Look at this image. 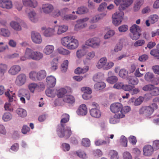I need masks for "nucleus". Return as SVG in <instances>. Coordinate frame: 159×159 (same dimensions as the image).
<instances>
[{
	"instance_id": "nucleus-61",
	"label": "nucleus",
	"mask_w": 159,
	"mask_h": 159,
	"mask_svg": "<svg viewBox=\"0 0 159 159\" xmlns=\"http://www.w3.org/2000/svg\"><path fill=\"white\" fill-rule=\"evenodd\" d=\"M95 56V53L94 51H91L88 52L86 55V59L87 60H91Z\"/></svg>"
},
{
	"instance_id": "nucleus-40",
	"label": "nucleus",
	"mask_w": 159,
	"mask_h": 159,
	"mask_svg": "<svg viewBox=\"0 0 159 159\" xmlns=\"http://www.w3.org/2000/svg\"><path fill=\"white\" fill-rule=\"evenodd\" d=\"M128 83L133 85L137 84L139 82L138 79L134 76H130L127 78Z\"/></svg>"
},
{
	"instance_id": "nucleus-5",
	"label": "nucleus",
	"mask_w": 159,
	"mask_h": 159,
	"mask_svg": "<svg viewBox=\"0 0 159 159\" xmlns=\"http://www.w3.org/2000/svg\"><path fill=\"white\" fill-rule=\"evenodd\" d=\"M26 56L33 60L39 61L42 59L43 57V54L39 51H34L32 49L26 48Z\"/></svg>"
},
{
	"instance_id": "nucleus-13",
	"label": "nucleus",
	"mask_w": 159,
	"mask_h": 159,
	"mask_svg": "<svg viewBox=\"0 0 159 159\" xmlns=\"http://www.w3.org/2000/svg\"><path fill=\"white\" fill-rule=\"evenodd\" d=\"M27 81V77L26 75L23 73L18 75L16 79L15 83L16 85L20 87L24 85Z\"/></svg>"
},
{
	"instance_id": "nucleus-49",
	"label": "nucleus",
	"mask_w": 159,
	"mask_h": 159,
	"mask_svg": "<svg viewBox=\"0 0 159 159\" xmlns=\"http://www.w3.org/2000/svg\"><path fill=\"white\" fill-rule=\"evenodd\" d=\"M115 34V31L110 30H108L104 36V39H107L113 37Z\"/></svg>"
},
{
	"instance_id": "nucleus-25",
	"label": "nucleus",
	"mask_w": 159,
	"mask_h": 159,
	"mask_svg": "<svg viewBox=\"0 0 159 159\" xmlns=\"http://www.w3.org/2000/svg\"><path fill=\"white\" fill-rule=\"evenodd\" d=\"M55 50L54 46L52 45L47 44L43 49V53L46 55H49L53 53Z\"/></svg>"
},
{
	"instance_id": "nucleus-51",
	"label": "nucleus",
	"mask_w": 159,
	"mask_h": 159,
	"mask_svg": "<svg viewBox=\"0 0 159 159\" xmlns=\"http://www.w3.org/2000/svg\"><path fill=\"white\" fill-rule=\"evenodd\" d=\"M38 86L37 84L33 83L29 84L28 87L31 92L34 93L35 90L38 91Z\"/></svg>"
},
{
	"instance_id": "nucleus-26",
	"label": "nucleus",
	"mask_w": 159,
	"mask_h": 159,
	"mask_svg": "<svg viewBox=\"0 0 159 159\" xmlns=\"http://www.w3.org/2000/svg\"><path fill=\"white\" fill-rule=\"evenodd\" d=\"M78 115L85 116L88 113V110L86 106L84 104H82L79 107L76 111Z\"/></svg>"
},
{
	"instance_id": "nucleus-47",
	"label": "nucleus",
	"mask_w": 159,
	"mask_h": 159,
	"mask_svg": "<svg viewBox=\"0 0 159 159\" xmlns=\"http://www.w3.org/2000/svg\"><path fill=\"white\" fill-rule=\"evenodd\" d=\"M103 77V74L101 72H98L93 75V80L94 81L97 82L102 80Z\"/></svg>"
},
{
	"instance_id": "nucleus-15",
	"label": "nucleus",
	"mask_w": 159,
	"mask_h": 159,
	"mask_svg": "<svg viewBox=\"0 0 159 159\" xmlns=\"http://www.w3.org/2000/svg\"><path fill=\"white\" fill-rule=\"evenodd\" d=\"M42 31H44L43 34L46 37H50L54 35H56L53 26L52 28H46L43 26L41 28Z\"/></svg>"
},
{
	"instance_id": "nucleus-34",
	"label": "nucleus",
	"mask_w": 159,
	"mask_h": 159,
	"mask_svg": "<svg viewBox=\"0 0 159 159\" xmlns=\"http://www.w3.org/2000/svg\"><path fill=\"white\" fill-rule=\"evenodd\" d=\"M144 0H137L134 4V9L135 11H138L140 9L141 6L144 3Z\"/></svg>"
},
{
	"instance_id": "nucleus-54",
	"label": "nucleus",
	"mask_w": 159,
	"mask_h": 159,
	"mask_svg": "<svg viewBox=\"0 0 159 159\" xmlns=\"http://www.w3.org/2000/svg\"><path fill=\"white\" fill-rule=\"evenodd\" d=\"M111 156V159H119L118 153L117 152L113 150H111L109 152Z\"/></svg>"
},
{
	"instance_id": "nucleus-63",
	"label": "nucleus",
	"mask_w": 159,
	"mask_h": 159,
	"mask_svg": "<svg viewBox=\"0 0 159 159\" xmlns=\"http://www.w3.org/2000/svg\"><path fill=\"white\" fill-rule=\"evenodd\" d=\"M123 157L124 159H132L131 153L128 151H125L123 153Z\"/></svg>"
},
{
	"instance_id": "nucleus-2",
	"label": "nucleus",
	"mask_w": 159,
	"mask_h": 159,
	"mask_svg": "<svg viewBox=\"0 0 159 159\" xmlns=\"http://www.w3.org/2000/svg\"><path fill=\"white\" fill-rule=\"evenodd\" d=\"M61 43L63 46L70 50L77 48L79 45L78 40L71 36L62 37L61 39Z\"/></svg>"
},
{
	"instance_id": "nucleus-32",
	"label": "nucleus",
	"mask_w": 159,
	"mask_h": 159,
	"mask_svg": "<svg viewBox=\"0 0 159 159\" xmlns=\"http://www.w3.org/2000/svg\"><path fill=\"white\" fill-rule=\"evenodd\" d=\"M57 52L65 56H69L70 54V51L62 47L58 48L57 49Z\"/></svg>"
},
{
	"instance_id": "nucleus-48",
	"label": "nucleus",
	"mask_w": 159,
	"mask_h": 159,
	"mask_svg": "<svg viewBox=\"0 0 159 159\" xmlns=\"http://www.w3.org/2000/svg\"><path fill=\"white\" fill-rule=\"evenodd\" d=\"M88 10L87 8L84 7H81L78 8L76 13L78 14H82L87 13Z\"/></svg>"
},
{
	"instance_id": "nucleus-12",
	"label": "nucleus",
	"mask_w": 159,
	"mask_h": 159,
	"mask_svg": "<svg viewBox=\"0 0 159 159\" xmlns=\"http://www.w3.org/2000/svg\"><path fill=\"white\" fill-rule=\"evenodd\" d=\"M53 26L56 35H61L66 32L68 28V26L65 25H56Z\"/></svg>"
},
{
	"instance_id": "nucleus-29",
	"label": "nucleus",
	"mask_w": 159,
	"mask_h": 159,
	"mask_svg": "<svg viewBox=\"0 0 159 159\" xmlns=\"http://www.w3.org/2000/svg\"><path fill=\"white\" fill-rule=\"evenodd\" d=\"M89 112L90 115L93 117L99 118L101 116V113L99 109L91 108Z\"/></svg>"
},
{
	"instance_id": "nucleus-18",
	"label": "nucleus",
	"mask_w": 159,
	"mask_h": 159,
	"mask_svg": "<svg viewBox=\"0 0 159 159\" xmlns=\"http://www.w3.org/2000/svg\"><path fill=\"white\" fill-rule=\"evenodd\" d=\"M31 39L33 42L36 44H40L42 42L41 35L38 32H32L31 34Z\"/></svg>"
},
{
	"instance_id": "nucleus-6",
	"label": "nucleus",
	"mask_w": 159,
	"mask_h": 159,
	"mask_svg": "<svg viewBox=\"0 0 159 159\" xmlns=\"http://www.w3.org/2000/svg\"><path fill=\"white\" fill-rule=\"evenodd\" d=\"M101 41L100 39L97 37H95L87 40L85 43V45L89 46L93 49L99 48L101 45Z\"/></svg>"
},
{
	"instance_id": "nucleus-19",
	"label": "nucleus",
	"mask_w": 159,
	"mask_h": 159,
	"mask_svg": "<svg viewBox=\"0 0 159 159\" xmlns=\"http://www.w3.org/2000/svg\"><path fill=\"white\" fill-rule=\"evenodd\" d=\"M122 105L118 102L111 104L110 107L111 111L113 113L120 114L121 112Z\"/></svg>"
},
{
	"instance_id": "nucleus-10",
	"label": "nucleus",
	"mask_w": 159,
	"mask_h": 159,
	"mask_svg": "<svg viewBox=\"0 0 159 159\" xmlns=\"http://www.w3.org/2000/svg\"><path fill=\"white\" fill-rule=\"evenodd\" d=\"M114 135L111 134L108 136H104V138L105 140H102L101 139L96 140L95 141V144L96 146H99L103 145H108L110 142V139H112L114 137Z\"/></svg>"
},
{
	"instance_id": "nucleus-58",
	"label": "nucleus",
	"mask_w": 159,
	"mask_h": 159,
	"mask_svg": "<svg viewBox=\"0 0 159 159\" xmlns=\"http://www.w3.org/2000/svg\"><path fill=\"white\" fill-rule=\"evenodd\" d=\"M131 108L129 106H125L123 107L122 106V108H121V112L120 113L123 114L125 116V114L129 112Z\"/></svg>"
},
{
	"instance_id": "nucleus-57",
	"label": "nucleus",
	"mask_w": 159,
	"mask_h": 159,
	"mask_svg": "<svg viewBox=\"0 0 159 159\" xmlns=\"http://www.w3.org/2000/svg\"><path fill=\"white\" fill-rule=\"evenodd\" d=\"M68 61L66 60H65L61 65V71L65 72L66 71L68 65Z\"/></svg>"
},
{
	"instance_id": "nucleus-43",
	"label": "nucleus",
	"mask_w": 159,
	"mask_h": 159,
	"mask_svg": "<svg viewBox=\"0 0 159 159\" xmlns=\"http://www.w3.org/2000/svg\"><path fill=\"white\" fill-rule=\"evenodd\" d=\"M12 115L8 112L4 113L2 116V119L4 122L10 121L12 119Z\"/></svg>"
},
{
	"instance_id": "nucleus-59",
	"label": "nucleus",
	"mask_w": 159,
	"mask_h": 159,
	"mask_svg": "<svg viewBox=\"0 0 159 159\" xmlns=\"http://www.w3.org/2000/svg\"><path fill=\"white\" fill-rule=\"evenodd\" d=\"M5 110L7 111H12L13 110V107L11 103L10 102H6L4 105Z\"/></svg>"
},
{
	"instance_id": "nucleus-4",
	"label": "nucleus",
	"mask_w": 159,
	"mask_h": 159,
	"mask_svg": "<svg viewBox=\"0 0 159 159\" xmlns=\"http://www.w3.org/2000/svg\"><path fill=\"white\" fill-rule=\"evenodd\" d=\"M114 66L113 62L110 61L107 62L106 57L101 58L97 63L96 66L98 69H102L104 70H108L112 68Z\"/></svg>"
},
{
	"instance_id": "nucleus-35",
	"label": "nucleus",
	"mask_w": 159,
	"mask_h": 159,
	"mask_svg": "<svg viewBox=\"0 0 159 159\" xmlns=\"http://www.w3.org/2000/svg\"><path fill=\"white\" fill-rule=\"evenodd\" d=\"M5 94L8 98L9 102H11L13 101V98L15 97V93L10 91L9 89H8L7 91L5 92Z\"/></svg>"
},
{
	"instance_id": "nucleus-33",
	"label": "nucleus",
	"mask_w": 159,
	"mask_h": 159,
	"mask_svg": "<svg viewBox=\"0 0 159 159\" xmlns=\"http://www.w3.org/2000/svg\"><path fill=\"white\" fill-rule=\"evenodd\" d=\"M63 101L65 102L72 104L75 102L74 97L72 95H67L64 97L63 98Z\"/></svg>"
},
{
	"instance_id": "nucleus-50",
	"label": "nucleus",
	"mask_w": 159,
	"mask_h": 159,
	"mask_svg": "<svg viewBox=\"0 0 159 159\" xmlns=\"http://www.w3.org/2000/svg\"><path fill=\"white\" fill-rule=\"evenodd\" d=\"M105 86V84L103 82H101L95 84L94 87L96 90H100L104 88Z\"/></svg>"
},
{
	"instance_id": "nucleus-1",
	"label": "nucleus",
	"mask_w": 159,
	"mask_h": 159,
	"mask_svg": "<svg viewBox=\"0 0 159 159\" xmlns=\"http://www.w3.org/2000/svg\"><path fill=\"white\" fill-rule=\"evenodd\" d=\"M61 117V126L58 128L57 130V134L60 137L67 139L70 136L71 131L70 127H64V124L69 121L70 116L68 114H64L62 115Z\"/></svg>"
},
{
	"instance_id": "nucleus-16",
	"label": "nucleus",
	"mask_w": 159,
	"mask_h": 159,
	"mask_svg": "<svg viewBox=\"0 0 159 159\" xmlns=\"http://www.w3.org/2000/svg\"><path fill=\"white\" fill-rule=\"evenodd\" d=\"M25 12L27 13V16L29 20L32 23H36L39 21V18L35 11L34 10H30L27 13L26 11Z\"/></svg>"
},
{
	"instance_id": "nucleus-17",
	"label": "nucleus",
	"mask_w": 159,
	"mask_h": 159,
	"mask_svg": "<svg viewBox=\"0 0 159 159\" xmlns=\"http://www.w3.org/2000/svg\"><path fill=\"white\" fill-rule=\"evenodd\" d=\"M22 2L24 6L32 8H36L38 5L37 0H22Z\"/></svg>"
},
{
	"instance_id": "nucleus-55",
	"label": "nucleus",
	"mask_w": 159,
	"mask_h": 159,
	"mask_svg": "<svg viewBox=\"0 0 159 159\" xmlns=\"http://www.w3.org/2000/svg\"><path fill=\"white\" fill-rule=\"evenodd\" d=\"M82 144L84 147H89L90 145V140L88 138H83L82 140Z\"/></svg>"
},
{
	"instance_id": "nucleus-64",
	"label": "nucleus",
	"mask_w": 159,
	"mask_h": 159,
	"mask_svg": "<svg viewBox=\"0 0 159 159\" xmlns=\"http://www.w3.org/2000/svg\"><path fill=\"white\" fill-rule=\"evenodd\" d=\"M150 54L151 55L157 57L159 59V50L153 49L151 50Z\"/></svg>"
},
{
	"instance_id": "nucleus-9",
	"label": "nucleus",
	"mask_w": 159,
	"mask_h": 159,
	"mask_svg": "<svg viewBox=\"0 0 159 159\" xmlns=\"http://www.w3.org/2000/svg\"><path fill=\"white\" fill-rule=\"evenodd\" d=\"M89 19L88 17H85L77 20L76 21L77 23L75 26V30L76 31L82 29L86 27L88 25L86 22Z\"/></svg>"
},
{
	"instance_id": "nucleus-22",
	"label": "nucleus",
	"mask_w": 159,
	"mask_h": 159,
	"mask_svg": "<svg viewBox=\"0 0 159 159\" xmlns=\"http://www.w3.org/2000/svg\"><path fill=\"white\" fill-rule=\"evenodd\" d=\"M121 1L122 3L119 7L120 11L124 10L131 6L133 3L134 0H121Z\"/></svg>"
},
{
	"instance_id": "nucleus-39",
	"label": "nucleus",
	"mask_w": 159,
	"mask_h": 159,
	"mask_svg": "<svg viewBox=\"0 0 159 159\" xmlns=\"http://www.w3.org/2000/svg\"><path fill=\"white\" fill-rule=\"evenodd\" d=\"M56 91L57 95L58 98L63 97L67 93V90L64 88H60Z\"/></svg>"
},
{
	"instance_id": "nucleus-45",
	"label": "nucleus",
	"mask_w": 159,
	"mask_h": 159,
	"mask_svg": "<svg viewBox=\"0 0 159 159\" xmlns=\"http://www.w3.org/2000/svg\"><path fill=\"white\" fill-rule=\"evenodd\" d=\"M10 32L8 29L4 28L0 29V34L4 37H8L10 35Z\"/></svg>"
},
{
	"instance_id": "nucleus-31",
	"label": "nucleus",
	"mask_w": 159,
	"mask_h": 159,
	"mask_svg": "<svg viewBox=\"0 0 159 159\" xmlns=\"http://www.w3.org/2000/svg\"><path fill=\"white\" fill-rule=\"evenodd\" d=\"M112 73L111 72L109 71L108 72V75H109ZM118 80L117 77L115 75L109 76L107 79V82L110 84H114Z\"/></svg>"
},
{
	"instance_id": "nucleus-44",
	"label": "nucleus",
	"mask_w": 159,
	"mask_h": 159,
	"mask_svg": "<svg viewBox=\"0 0 159 159\" xmlns=\"http://www.w3.org/2000/svg\"><path fill=\"white\" fill-rule=\"evenodd\" d=\"M45 92L46 95L50 97H54L56 94V90L54 89H48L46 90Z\"/></svg>"
},
{
	"instance_id": "nucleus-7",
	"label": "nucleus",
	"mask_w": 159,
	"mask_h": 159,
	"mask_svg": "<svg viewBox=\"0 0 159 159\" xmlns=\"http://www.w3.org/2000/svg\"><path fill=\"white\" fill-rule=\"evenodd\" d=\"M130 37L133 40L138 39L141 35V28L139 26L134 24L130 28Z\"/></svg>"
},
{
	"instance_id": "nucleus-53",
	"label": "nucleus",
	"mask_w": 159,
	"mask_h": 159,
	"mask_svg": "<svg viewBox=\"0 0 159 159\" xmlns=\"http://www.w3.org/2000/svg\"><path fill=\"white\" fill-rule=\"evenodd\" d=\"M8 66L6 64L0 63V73L4 74L7 71Z\"/></svg>"
},
{
	"instance_id": "nucleus-28",
	"label": "nucleus",
	"mask_w": 159,
	"mask_h": 159,
	"mask_svg": "<svg viewBox=\"0 0 159 159\" xmlns=\"http://www.w3.org/2000/svg\"><path fill=\"white\" fill-rule=\"evenodd\" d=\"M20 67L17 65L12 66L9 69L8 73L9 74L14 75L17 74L20 70Z\"/></svg>"
},
{
	"instance_id": "nucleus-56",
	"label": "nucleus",
	"mask_w": 159,
	"mask_h": 159,
	"mask_svg": "<svg viewBox=\"0 0 159 159\" xmlns=\"http://www.w3.org/2000/svg\"><path fill=\"white\" fill-rule=\"evenodd\" d=\"M76 153L80 157L82 158H86L87 156L86 153L83 151L80 150L77 151Z\"/></svg>"
},
{
	"instance_id": "nucleus-24",
	"label": "nucleus",
	"mask_w": 159,
	"mask_h": 159,
	"mask_svg": "<svg viewBox=\"0 0 159 159\" xmlns=\"http://www.w3.org/2000/svg\"><path fill=\"white\" fill-rule=\"evenodd\" d=\"M124 117L123 114H116L113 116L111 117L109 120L110 123L112 124L118 123L120 121V119Z\"/></svg>"
},
{
	"instance_id": "nucleus-8",
	"label": "nucleus",
	"mask_w": 159,
	"mask_h": 159,
	"mask_svg": "<svg viewBox=\"0 0 159 159\" xmlns=\"http://www.w3.org/2000/svg\"><path fill=\"white\" fill-rule=\"evenodd\" d=\"M142 89L144 91L149 92L150 94L152 96L159 95V87H156L152 84L146 85L143 87Z\"/></svg>"
},
{
	"instance_id": "nucleus-30",
	"label": "nucleus",
	"mask_w": 159,
	"mask_h": 159,
	"mask_svg": "<svg viewBox=\"0 0 159 159\" xmlns=\"http://www.w3.org/2000/svg\"><path fill=\"white\" fill-rule=\"evenodd\" d=\"M145 80L148 82H153L154 80L156 79L157 81L159 80V77L154 78V74L151 72H148L144 75Z\"/></svg>"
},
{
	"instance_id": "nucleus-41",
	"label": "nucleus",
	"mask_w": 159,
	"mask_h": 159,
	"mask_svg": "<svg viewBox=\"0 0 159 159\" xmlns=\"http://www.w3.org/2000/svg\"><path fill=\"white\" fill-rule=\"evenodd\" d=\"M46 72L45 70H41L37 72V79L41 80L44 79L46 77Z\"/></svg>"
},
{
	"instance_id": "nucleus-23",
	"label": "nucleus",
	"mask_w": 159,
	"mask_h": 159,
	"mask_svg": "<svg viewBox=\"0 0 159 159\" xmlns=\"http://www.w3.org/2000/svg\"><path fill=\"white\" fill-rule=\"evenodd\" d=\"M154 149L152 146L150 145L144 146L143 149V154L146 157L151 156L153 153Z\"/></svg>"
},
{
	"instance_id": "nucleus-62",
	"label": "nucleus",
	"mask_w": 159,
	"mask_h": 159,
	"mask_svg": "<svg viewBox=\"0 0 159 159\" xmlns=\"http://www.w3.org/2000/svg\"><path fill=\"white\" fill-rule=\"evenodd\" d=\"M37 72L35 71H32L29 74V77L30 79L34 81L37 79Z\"/></svg>"
},
{
	"instance_id": "nucleus-46",
	"label": "nucleus",
	"mask_w": 159,
	"mask_h": 159,
	"mask_svg": "<svg viewBox=\"0 0 159 159\" xmlns=\"http://www.w3.org/2000/svg\"><path fill=\"white\" fill-rule=\"evenodd\" d=\"M124 14L123 12L121 11H119L117 12L114 13L112 16V18H115L116 19H119V20H122Z\"/></svg>"
},
{
	"instance_id": "nucleus-20",
	"label": "nucleus",
	"mask_w": 159,
	"mask_h": 159,
	"mask_svg": "<svg viewBox=\"0 0 159 159\" xmlns=\"http://www.w3.org/2000/svg\"><path fill=\"white\" fill-rule=\"evenodd\" d=\"M12 2L10 0H0V7L3 9L9 10L12 7Z\"/></svg>"
},
{
	"instance_id": "nucleus-27",
	"label": "nucleus",
	"mask_w": 159,
	"mask_h": 159,
	"mask_svg": "<svg viewBox=\"0 0 159 159\" xmlns=\"http://www.w3.org/2000/svg\"><path fill=\"white\" fill-rule=\"evenodd\" d=\"M46 84L50 87H53L56 85V78L53 76H48L46 79Z\"/></svg>"
},
{
	"instance_id": "nucleus-14",
	"label": "nucleus",
	"mask_w": 159,
	"mask_h": 159,
	"mask_svg": "<svg viewBox=\"0 0 159 159\" xmlns=\"http://www.w3.org/2000/svg\"><path fill=\"white\" fill-rule=\"evenodd\" d=\"M43 13L48 14L51 13L53 11L54 7L53 5L49 3L43 4L41 8Z\"/></svg>"
},
{
	"instance_id": "nucleus-52",
	"label": "nucleus",
	"mask_w": 159,
	"mask_h": 159,
	"mask_svg": "<svg viewBox=\"0 0 159 159\" xmlns=\"http://www.w3.org/2000/svg\"><path fill=\"white\" fill-rule=\"evenodd\" d=\"M128 71L125 69H121L119 73V76L121 78H125L128 75Z\"/></svg>"
},
{
	"instance_id": "nucleus-37",
	"label": "nucleus",
	"mask_w": 159,
	"mask_h": 159,
	"mask_svg": "<svg viewBox=\"0 0 159 159\" xmlns=\"http://www.w3.org/2000/svg\"><path fill=\"white\" fill-rule=\"evenodd\" d=\"M159 18V17L157 14H151L148 17V19L151 24H154L157 22L158 21Z\"/></svg>"
},
{
	"instance_id": "nucleus-36",
	"label": "nucleus",
	"mask_w": 159,
	"mask_h": 159,
	"mask_svg": "<svg viewBox=\"0 0 159 159\" xmlns=\"http://www.w3.org/2000/svg\"><path fill=\"white\" fill-rule=\"evenodd\" d=\"M62 19L64 20H75L77 19V16L75 15L72 14H65L62 17Z\"/></svg>"
},
{
	"instance_id": "nucleus-21",
	"label": "nucleus",
	"mask_w": 159,
	"mask_h": 159,
	"mask_svg": "<svg viewBox=\"0 0 159 159\" xmlns=\"http://www.w3.org/2000/svg\"><path fill=\"white\" fill-rule=\"evenodd\" d=\"M87 48V47L85 45H82L81 48L78 49L76 51V57L80 59L87 53V51L85 49V48Z\"/></svg>"
},
{
	"instance_id": "nucleus-11",
	"label": "nucleus",
	"mask_w": 159,
	"mask_h": 159,
	"mask_svg": "<svg viewBox=\"0 0 159 159\" xmlns=\"http://www.w3.org/2000/svg\"><path fill=\"white\" fill-rule=\"evenodd\" d=\"M15 20L11 21L10 25L12 28L17 31H20L21 30L20 24L22 21L20 18L16 17L14 18Z\"/></svg>"
},
{
	"instance_id": "nucleus-42",
	"label": "nucleus",
	"mask_w": 159,
	"mask_h": 159,
	"mask_svg": "<svg viewBox=\"0 0 159 159\" xmlns=\"http://www.w3.org/2000/svg\"><path fill=\"white\" fill-rule=\"evenodd\" d=\"M16 112L19 116L22 118L25 117L27 115L26 111L22 108H18L16 111Z\"/></svg>"
},
{
	"instance_id": "nucleus-3",
	"label": "nucleus",
	"mask_w": 159,
	"mask_h": 159,
	"mask_svg": "<svg viewBox=\"0 0 159 159\" xmlns=\"http://www.w3.org/2000/svg\"><path fill=\"white\" fill-rule=\"evenodd\" d=\"M158 107V106L157 104L153 103L149 106L142 107L140 109L139 112L140 114L149 117L153 113L154 110L157 109Z\"/></svg>"
},
{
	"instance_id": "nucleus-60",
	"label": "nucleus",
	"mask_w": 159,
	"mask_h": 159,
	"mask_svg": "<svg viewBox=\"0 0 159 159\" xmlns=\"http://www.w3.org/2000/svg\"><path fill=\"white\" fill-rule=\"evenodd\" d=\"M70 148V145L68 143H63L61 145L62 149L65 152H67L69 151Z\"/></svg>"
},
{
	"instance_id": "nucleus-38",
	"label": "nucleus",
	"mask_w": 159,
	"mask_h": 159,
	"mask_svg": "<svg viewBox=\"0 0 159 159\" xmlns=\"http://www.w3.org/2000/svg\"><path fill=\"white\" fill-rule=\"evenodd\" d=\"M89 69V67L88 66H86L83 68L78 67L75 70V73L76 74H84Z\"/></svg>"
}]
</instances>
